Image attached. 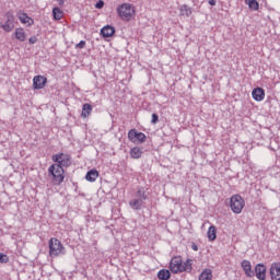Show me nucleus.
Returning <instances> with one entry per match:
<instances>
[{
  "label": "nucleus",
  "mask_w": 280,
  "mask_h": 280,
  "mask_svg": "<svg viewBox=\"0 0 280 280\" xmlns=\"http://www.w3.org/2000/svg\"><path fill=\"white\" fill-rule=\"evenodd\" d=\"M194 260L187 259L183 262V258L180 256H175L170 261V270L173 275H180L183 272H191L194 269Z\"/></svg>",
  "instance_id": "obj_1"
},
{
  "label": "nucleus",
  "mask_w": 280,
  "mask_h": 280,
  "mask_svg": "<svg viewBox=\"0 0 280 280\" xmlns=\"http://www.w3.org/2000/svg\"><path fill=\"white\" fill-rule=\"evenodd\" d=\"M116 12L121 21L130 22L137 16L135 5L130 3H122L117 7Z\"/></svg>",
  "instance_id": "obj_2"
},
{
  "label": "nucleus",
  "mask_w": 280,
  "mask_h": 280,
  "mask_svg": "<svg viewBox=\"0 0 280 280\" xmlns=\"http://www.w3.org/2000/svg\"><path fill=\"white\" fill-rule=\"evenodd\" d=\"M48 176H51L52 185L65 183V168L60 164H52L48 167Z\"/></svg>",
  "instance_id": "obj_3"
},
{
  "label": "nucleus",
  "mask_w": 280,
  "mask_h": 280,
  "mask_svg": "<svg viewBox=\"0 0 280 280\" xmlns=\"http://www.w3.org/2000/svg\"><path fill=\"white\" fill-rule=\"evenodd\" d=\"M48 248L50 257H59V255H65V245H62V243L56 237L49 240Z\"/></svg>",
  "instance_id": "obj_4"
},
{
  "label": "nucleus",
  "mask_w": 280,
  "mask_h": 280,
  "mask_svg": "<svg viewBox=\"0 0 280 280\" xmlns=\"http://www.w3.org/2000/svg\"><path fill=\"white\" fill-rule=\"evenodd\" d=\"M244 207H246V201L242 196L234 195L230 198V209L236 214L242 213L244 211Z\"/></svg>",
  "instance_id": "obj_5"
},
{
  "label": "nucleus",
  "mask_w": 280,
  "mask_h": 280,
  "mask_svg": "<svg viewBox=\"0 0 280 280\" xmlns=\"http://www.w3.org/2000/svg\"><path fill=\"white\" fill-rule=\"evenodd\" d=\"M51 161L55 165H60V167H69L71 165V155L67 153H57L51 156Z\"/></svg>",
  "instance_id": "obj_6"
},
{
  "label": "nucleus",
  "mask_w": 280,
  "mask_h": 280,
  "mask_svg": "<svg viewBox=\"0 0 280 280\" xmlns=\"http://www.w3.org/2000/svg\"><path fill=\"white\" fill-rule=\"evenodd\" d=\"M127 137L131 143H145L148 141L145 133L139 132L137 129L129 130Z\"/></svg>",
  "instance_id": "obj_7"
},
{
  "label": "nucleus",
  "mask_w": 280,
  "mask_h": 280,
  "mask_svg": "<svg viewBox=\"0 0 280 280\" xmlns=\"http://www.w3.org/2000/svg\"><path fill=\"white\" fill-rule=\"evenodd\" d=\"M0 27L3 30V32H12V30H14V13L11 11L7 12L4 14V23L1 24Z\"/></svg>",
  "instance_id": "obj_8"
},
{
  "label": "nucleus",
  "mask_w": 280,
  "mask_h": 280,
  "mask_svg": "<svg viewBox=\"0 0 280 280\" xmlns=\"http://www.w3.org/2000/svg\"><path fill=\"white\" fill-rule=\"evenodd\" d=\"M44 86H47V79L45 75H35L33 78V89L36 91L43 89Z\"/></svg>",
  "instance_id": "obj_9"
},
{
  "label": "nucleus",
  "mask_w": 280,
  "mask_h": 280,
  "mask_svg": "<svg viewBox=\"0 0 280 280\" xmlns=\"http://www.w3.org/2000/svg\"><path fill=\"white\" fill-rule=\"evenodd\" d=\"M252 96L255 102H264L266 98V91L262 88H255L252 91Z\"/></svg>",
  "instance_id": "obj_10"
},
{
  "label": "nucleus",
  "mask_w": 280,
  "mask_h": 280,
  "mask_svg": "<svg viewBox=\"0 0 280 280\" xmlns=\"http://www.w3.org/2000/svg\"><path fill=\"white\" fill-rule=\"evenodd\" d=\"M18 19L20 23H22L23 25H27L28 27L34 25V19L30 18L27 13H18Z\"/></svg>",
  "instance_id": "obj_11"
},
{
  "label": "nucleus",
  "mask_w": 280,
  "mask_h": 280,
  "mask_svg": "<svg viewBox=\"0 0 280 280\" xmlns=\"http://www.w3.org/2000/svg\"><path fill=\"white\" fill-rule=\"evenodd\" d=\"M14 37L16 38V40H19L20 43H25V40H27V33H25V28L23 27H18L14 31Z\"/></svg>",
  "instance_id": "obj_12"
},
{
  "label": "nucleus",
  "mask_w": 280,
  "mask_h": 280,
  "mask_svg": "<svg viewBox=\"0 0 280 280\" xmlns=\"http://www.w3.org/2000/svg\"><path fill=\"white\" fill-rule=\"evenodd\" d=\"M246 277H255V271H253V266L248 260H243L241 264Z\"/></svg>",
  "instance_id": "obj_13"
},
{
  "label": "nucleus",
  "mask_w": 280,
  "mask_h": 280,
  "mask_svg": "<svg viewBox=\"0 0 280 280\" xmlns=\"http://www.w3.org/2000/svg\"><path fill=\"white\" fill-rule=\"evenodd\" d=\"M256 278L259 280H266V266L258 264L255 267Z\"/></svg>",
  "instance_id": "obj_14"
},
{
  "label": "nucleus",
  "mask_w": 280,
  "mask_h": 280,
  "mask_svg": "<svg viewBox=\"0 0 280 280\" xmlns=\"http://www.w3.org/2000/svg\"><path fill=\"white\" fill-rule=\"evenodd\" d=\"M103 38H110L115 36V28L112 25H106L101 30Z\"/></svg>",
  "instance_id": "obj_15"
},
{
  "label": "nucleus",
  "mask_w": 280,
  "mask_h": 280,
  "mask_svg": "<svg viewBox=\"0 0 280 280\" xmlns=\"http://www.w3.org/2000/svg\"><path fill=\"white\" fill-rule=\"evenodd\" d=\"M270 276L272 280H280V264L276 262L271 265Z\"/></svg>",
  "instance_id": "obj_16"
},
{
  "label": "nucleus",
  "mask_w": 280,
  "mask_h": 280,
  "mask_svg": "<svg viewBox=\"0 0 280 280\" xmlns=\"http://www.w3.org/2000/svg\"><path fill=\"white\" fill-rule=\"evenodd\" d=\"M97 178H100V172L95 168L89 171L85 175V179L89 180V183H95Z\"/></svg>",
  "instance_id": "obj_17"
},
{
  "label": "nucleus",
  "mask_w": 280,
  "mask_h": 280,
  "mask_svg": "<svg viewBox=\"0 0 280 280\" xmlns=\"http://www.w3.org/2000/svg\"><path fill=\"white\" fill-rule=\"evenodd\" d=\"M131 159H141V156H143V150H141V148L139 147H133L130 149V152H129Z\"/></svg>",
  "instance_id": "obj_18"
},
{
  "label": "nucleus",
  "mask_w": 280,
  "mask_h": 280,
  "mask_svg": "<svg viewBox=\"0 0 280 280\" xmlns=\"http://www.w3.org/2000/svg\"><path fill=\"white\" fill-rule=\"evenodd\" d=\"M93 113V106L89 103L83 104L81 117L86 119Z\"/></svg>",
  "instance_id": "obj_19"
},
{
  "label": "nucleus",
  "mask_w": 280,
  "mask_h": 280,
  "mask_svg": "<svg viewBox=\"0 0 280 280\" xmlns=\"http://www.w3.org/2000/svg\"><path fill=\"white\" fill-rule=\"evenodd\" d=\"M207 236L209 242H215V237H218V229L214 225H211L208 229Z\"/></svg>",
  "instance_id": "obj_20"
},
{
  "label": "nucleus",
  "mask_w": 280,
  "mask_h": 280,
  "mask_svg": "<svg viewBox=\"0 0 280 280\" xmlns=\"http://www.w3.org/2000/svg\"><path fill=\"white\" fill-rule=\"evenodd\" d=\"M212 279H213V271L211 269H205L199 276V280H212Z\"/></svg>",
  "instance_id": "obj_21"
},
{
  "label": "nucleus",
  "mask_w": 280,
  "mask_h": 280,
  "mask_svg": "<svg viewBox=\"0 0 280 280\" xmlns=\"http://www.w3.org/2000/svg\"><path fill=\"white\" fill-rule=\"evenodd\" d=\"M171 277H172V273L167 269H161L158 272V279L160 280H170Z\"/></svg>",
  "instance_id": "obj_22"
},
{
  "label": "nucleus",
  "mask_w": 280,
  "mask_h": 280,
  "mask_svg": "<svg viewBox=\"0 0 280 280\" xmlns=\"http://www.w3.org/2000/svg\"><path fill=\"white\" fill-rule=\"evenodd\" d=\"M191 8L187 4H183L180 8H179V14L180 16H191Z\"/></svg>",
  "instance_id": "obj_23"
},
{
  "label": "nucleus",
  "mask_w": 280,
  "mask_h": 280,
  "mask_svg": "<svg viewBox=\"0 0 280 280\" xmlns=\"http://www.w3.org/2000/svg\"><path fill=\"white\" fill-rule=\"evenodd\" d=\"M52 16L55 21H60L62 20V16H65V12L60 10V8L56 7L52 9Z\"/></svg>",
  "instance_id": "obj_24"
},
{
  "label": "nucleus",
  "mask_w": 280,
  "mask_h": 280,
  "mask_svg": "<svg viewBox=\"0 0 280 280\" xmlns=\"http://www.w3.org/2000/svg\"><path fill=\"white\" fill-rule=\"evenodd\" d=\"M141 205H143V201H141V199H133L129 202L131 209H135L136 211H139V209H141Z\"/></svg>",
  "instance_id": "obj_25"
},
{
  "label": "nucleus",
  "mask_w": 280,
  "mask_h": 280,
  "mask_svg": "<svg viewBox=\"0 0 280 280\" xmlns=\"http://www.w3.org/2000/svg\"><path fill=\"white\" fill-rule=\"evenodd\" d=\"M245 3L248 5L249 10H259V2H257V0H245Z\"/></svg>",
  "instance_id": "obj_26"
},
{
  "label": "nucleus",
  "mask_w": 280,
  "mask_h": 280,
  "mask_svg": "<svg viewBox=\"0 0 280 280\" xmlns=\"http://www.w3.org/2000/svg\"><path fill=\"white\" fill-rule=\"evenodd\" d=\"M137 196H138L139 200H141L142 202H143V200L148 199V197L145 196V190H143V189H139L137 191Z\"/></svg>",
  "instance_id": "obj_27"
},
{
  "label": "nucleus",
  "mask_w": 280,
  "mask_h": 280,
  "mask_svg": "<svg viewBox=\"0 0 280 280\" xmlns=\"http://www.w3.org/2000/svg\"><path fill=\"white\" fill-rule=\"evenodd\" d=\"M8 261H10L8 255L0 253V264H8Z\"/></svg>",
  "instance_id": "obj_28"
},
{
  "label": "nucleus",
  "mask_w": 280,
  "mask_h": 280,
  "mask_svg": "<svg viewBox=\"0 0 280 280\" xmlns=\"http://www.w3.org/2000/svg\"><path fill=\"white\" fill-rule=\"evenodd\" d=\"M84 47H86L85 40H81L80 44L75 45V49H84Z\"/></svg>",
  "instance_id": "obj_29"
},
{
  "label": "nucleus",
  "mask_w": 280,
  "mask_h": 280,
  "mask_svg": "<svg viewBox=\"0 0 280 280\" xmlns=\"http://www.w3.org/2000/svg\"><path fill=\"white\" fill-rule=\"evenodd\" d=\"M159 122V115L152 114V120L151 124H158Z\"/></svg>",
  "instance_id": "obj_30"
},
{
  "label": "nucleus",
  "mask_w": 280,
  "mask_h": 280,
  "mask_svg": "<svg viewBox=\"0 0 280 280\" xmlns=\"http://www.w3.org/2000/svg\"><path fill=\"white\" fill-rule=\"evenodd\" d=\"M31 45H36V43H38V38H36V36H33L28 39Z\"/></svg>",
  "instance_id": "obj_31"
},
{
  "label": "nucleus",
  "mask_w": 280,
  "mask_h": 280,
  "mask_svg": "<svg viewBox=\"0 0 280 280\" xmlns=\"http://www.w3.org/2000/svg\"><path fill=\"white\" fill-rule=\"evenodd\" d=\"M96 8H104V1H100L98 3H96Z\"/></svg>",
  "instance_id": "obj_32"
},
{
  "label": "nucleus",
  "mask_w": 280,
  "mask_h": 280,
  "mask_svg": "<svg viewBox=\"0 0 280 280\" xmlns=\"http://www.w3.org/2000/svg\"><path fill=\"white\" fill-rule=\"evenodd\" d=\"M209 5H215L217 1L215 0H208Z\"/></svg>",
  "instance_id": "obj_33"
},
{
  "label": "nucleus",
  "mask_w": 280,
  "mask_h": 280,
  "mask_svg": "<svg viewBox=\"0 0 280 280\" xmlns=\"http://www.w3.org/2000/svg\"><path fill=\"white\" fill-rule=\"evenodd\" d=\"M58 4L62 8L65 5V0H57Z\"/></svg>",
  "instance_id": "obj_34"
},
{
  "label": "nucleus",
  "mask_w": 280,
  "mask_h": 280,
  "mask_svg": "<svg viewBox=\"0 0 280 280\" xmlns=\"http://www.w3.org/2000/svg\"><path fill=\"white\" fill-rule=\"evenodd\" d=\"M192 250H198V246H192Z\"/></svg>",
  "instance_id": "obj_35"
}]
</instances>
